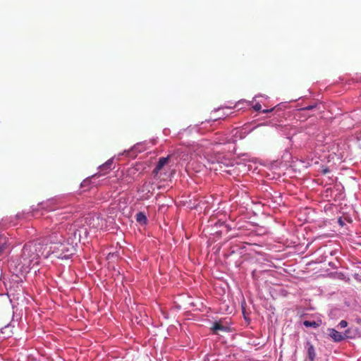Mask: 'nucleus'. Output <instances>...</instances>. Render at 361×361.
Masks as SVG:
<instances>
[{"label": "nucleus", "mask_w": 361, "mask_h": 361, "mask_svg": "<svg viewBox=\"0 0 361 361\" xmlns=\"http://www.w3.org/2000/svg\"><path fill=\"white\" fill-rule=\"evenodd\" d=\"M47 240H37L26 243L22 250L20 262L23 267H30L32 262L37 264L40 256L47 255Z\"/></svg>", "instance_id": "nucleus-1"}, {"label": "nucleus", "mask_w": 361, "mask_h": 361, "mask_svg": "<svg viewBox=\"0 0 361 361\" xmlns=\"http://www.w3.org/2000/svg\"><path fill=\"white\" fill-rule=\"evenodd\" d=\"M320 324H321V322H316V321L305 320L303 322L304 326L307 328L316 329L319 326Z\"/></svg>", "instance_id": "nucleus-10"}, {"label": "nucleus", "mask_w": 361, "mask_h": 361, "mask_svg": "<svg viewBox=\"0 0 361 361\" xmlns=\"http://www.w3.org/2000/svg\"><path fill=\"white\" fill-rule=\"evenodd\" d=\"M135 218L137 222L141 225H145L147 223V218L144 212H140L137 213Z\"/></svg>", "instance_id": "nucleus-9"}, {"label": "nucleus", "mask_w": 361, "mask_h": 361, "mask_svg": "<svg viewBox=\"0 0 361 361\" xmlns=\"http://www.w3.org/2000/svg\"><path fill=\"white\" fill-rule=\"evenodd\" d=\"M6 243V237L2 235H0V255L3 252L5 248V245Z\"/></svg>", "instance_id": "nucleus-12"}, {"label": "nucleus", "mask_w": 361, "mask_h": 361, "mask_svg": "<svg viewBox=\"0 0 361 361\" xmlns=\"http://www.w3.org/2000/svg\"><path fill=\"white\" fill-rule=\"evenodd\" d=\"M113 164V158L107 160L104 164L101 165L99 169L104 171V174L108 173L111 169V166Z\"/></svg>", "instance_id": "nucleus-8"}, {"label": "nucleus", "mask_w": 361, "mask_h": 361, "mask_svg": "<svg viewBox=\"0 0 361 361\" xmlns=\"http://www.w3.org/2000/svg\"><path fill=\"white\" fill-rule=\"evenodd\" d=\"M305 348L307 350V356L309 360L310 361H314L316 356L314 347L310 342L307 341L306 343Z\"/></svg>", "instance_id": "nucleus-6"}, {"label": "nucleus", "mask_w": 361, "mask_h": 361, "mask_svg": "<svg viewBox=\"0 0 361 361\" xmlns=\"http://www.w3.org/2000/svg\"><path fill=\"white\" fill-rule=\"evenodd\" d=\"M61 197H54L44 202H41L38 204V207L47 211H51L55 209V207L61 204Z\"/></svg>", "instance_id": "nucleus-4"}, {"label": "nucleus", "mask_w": 361, "mask_h": 361, "mask_svg": "<svg viewBox=\"0 0 361 361\" xmlns=\"http://www.w3.org/2000/svg\"><path fill=\"white\" fill-rule=\"evenodd\" d=\"M253 109L255 111H259L262 109V106L259 102H257L254 106Z\"/></svg>", "instance_id": "nucleus-14"}, {"label": "nucleus", "mask_w": 361, "mask_h": 361, "mask_svg": "<svg viewBox=\"0 0 361 361\" xmlns=\"http://www.w3.org/2000/svg\"><path fill=\"white\" fill-rule=\"evenodd\" d=\"M329 336L335 341L340 342L343 341L346 338H351L352 336L349 335L350 330L348 329L345 331L344 334H342L334 329H329Z\"/></svg>", "instance_id": "nucleus-3"}, {"label": "nucleus", "mask_w": 361, "mask_h": 361, "mask_svg": "<svg viewBox=\"0 0 361 361\" xmlns=\"http://www.w3.org/2000/svg\"><path fill=\"white\" fill-rule=\"evenodd\" d=\"M17 217H18V219L21 218V214H17Z\"/></svg>", "instance_id": "nucleus-21"}, {"label": "nucleus", "mask_w": 361, "mask_h": 361, "mask_svg": "<svg viewBox=\"0 0 361 361\" xmlns=\"http://www.w3.org/2000/svg\"><path fill=\"white\" fill-rule=\"evenodd\" d=\"M97 174H94L86 179H85L80 184L82 188L88 187L91 185L92 179L94 178Z\"/></svg>", "instance_id": "nucleus-11"}, {"label": "nucleus", "mask_w": 361, "mask_h": 361, "mask_svg": "<svg viewBox=\"0 0 361 361\" xmlns=\"http://www.w3.org/2000/svg\"><path fill=\"white\" fill-rule=\"evenodd\" d=\"M245 102L247 103L248 104H251V102H247V101H245V100L239 101V102H238V103H240V102Z\"/></svg>", "instance_id": "nucleus-19"}, {"label": "nucleus", "mask_w": 361, "mask_h": 361, "mask_svg": "<svg viewBox=\"0 0 361 361\" xmlns=\"http://www.w3.org/2000/svg\"><path fill=\"white\" fill-rule=\"evenodd\" d=\"M329 172V170L328 169H325L323 170V173H327Z\"/></svg>", "instance_id": "nucleus-18"}, {"label": "nucleus", "mask_w": 361, "mask_h": 361, "mask_svg": "<svg viewBox=\"0 0 361 361\" xmlns=\"http://www.w3.org/2000/svg\"><path fill=\"white\" fill-rule=\"evenodd\" d=\"M347 326L348 322L345 320H341L338 324V326L341 329L345 328Z\"/></svg>", "instance_id": "nucleus-13"}, {"label": "nucleus", "mask_w": 361, "mask_h": 361, "mask_svg": "<svg viewBox=\"0 0 361 361\" xmlns=\"http://www.w3.org/2000/svg\"><path fill=\"white\" fill-rule=\"evenodd\" d=\"M169 156L166 157H161L159 159V161L153 170V174L154 177H157L159 174L162 173V171L164 170V166L166 165V164L169 162Z\"/></svg>", "instance_id": "nucleus-5"}, {"label": "nucleus", "mask_w": 361, "mask_h": 361, "mask_svg": "<svg viewBox=\"0 0 361 361\" xmlns=\"http://www.w3.org/2000/svg\"><path fill=\"white\" fill-rule=\"evenodd\" d=\"M67 218H68V216H63L61 219H67Z\"/></svg>", "instance_id": "nucleus-22"}, {"label": "nucleus", "mask_w": 361, "mask_h": 361, "mask_svg": "<svg viewBox=\"0 0 361 361\" xmlns=\"http://www.w3.org/2000/svg\"><path fill=\"white\" fill-rule=\"evenodd\" d=\"M38 209H39V208L36 209L35 211H33V214H32L33 216H37V213Z\"/></svg>", "instance_id": "nucleus-16"}, {"label": "nucleus", "mask_w": 361, "mask_h": 361, "mask_svg": "<svg viewBox=\"0 0 361 361\" xmlns=\"http://www.w3.org/2000/svg\"><path fill=\"white\" fill-rule=\"evenodd\" d=\"M139 145H140V144H137L136 145H135V146H134V149H136Z\"/></svg>", "instance_id": "nucleus-20"}, {"label": "nucleus", "mask_w": 361, "mask_h": 361, "mask_svg": "<svg viewBox=\"0 0 361 361\" xmlns=\"http://www.w3.org/2000/svg\"><path fill=\"white\" fill-rule=\"evenodd\" d=\"M220 109H217L215 110V111H220Z\"/></svg>", "instance_id": "nucleus-23"}, {"label": "nucleus", "mask_w": 361, "mask_h": 361, "mask_svg": "<svg viewBox=\"0 0 361 361\" xmlns=\"http://www.w3.org/2000/svg\"><path fill=\"white\" fill-rule=\"evenodd\" d=\"M274 110V108L269 109H264L262 110L263 114H267L269 112H271Z\"/></svg>", "instance_id": "nucleus-15"}, {"label": "nucleus", "mask_w": 361, "mask_h": 361, "mask_svg": "<svg viewBox=\"0 0 361 361\" xmlns=\"http://www.w3.org/2000/svg\"><path fill=\"white\" fill-rule=\"evenodd\" d=\"M63 240V236L61 233H54L49 236V239L47 240V243L54 245V246H48L47 255L45 257H47L49 252L51 251L56 254V256L60 259H68L71 256L75 254V249L73 245L64 244L62 241Z\"/></svg>", "instance_id": "nucleus-2"}, {"label": "nucleus", "mask_w": 361, "mask_h": 361, "mask_svg": "<svg viewBox=\"0 0 361 361\" xmlns=\"http://www.w3.org/2000/svg\"><path fill=\"white\" fill-rule=\"evenodd\" d=\"M212 329L214 334H218L219 331H227L228 330V327L223 325L221 322L219 321L214 323Z\"/></svg>", "instance_id": "nucleus-7"}, {"label": "nucleus", "mask_w": 361, "mask_h": 361, "mask_svg": "<svg viewBox=\"0 0 361 361\" xmlns=\"http://www.w3.org/2000/svg\"><path fill=\"white\" fill-rule=\"evenodd\" d=\"M313 106H308L305 108V109H307V110H310V109H313Z\"/></svg>", "instance_id": "nucleus-17"}]
</instances>
